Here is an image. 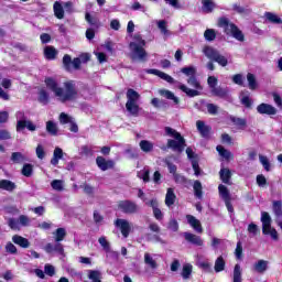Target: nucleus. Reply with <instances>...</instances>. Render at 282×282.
I'll list each match as a JSON object with an SVG mask.
<instances>
[{
	"label": "nucleus",
	"mask_w": 282,
	"mask_h": 282,
	"mask_svg": "<svg viewBox=\"0 0 282 282\" xmlns=\"http://www.w3.org/2000/svg\"><path fill=\"white\" fill-rule=\"evenodd\" d=\"M235 256L236 259H242L243 257V245L241 243V241H238L236 245Z\"/></svg>",
	"instance_id": "obj_55"
},
{
	"label": "nucleus",
	"mask_w": 282,
	"mask_h": 282,
	"mask_svg": "<svg viewBox=\"0 0 282 282\" xmlns=\"http://www.w3.org/2000/svg\"><path fill=\"white\" fill-rule=\"evenodd\" d=\"M139 147L143 153H151L153 151V142L149 140H141Z\"/></svg>",
	"instance_id": "obj_36"
},
{
	"label": "nucleus",
	"mask_w": 282,
	"mask_h": 282,
	"mask_svg": "<svg viewBox=\"0 0 282 282\" xmlns=\"http://www.w3.org/2000/svg\"><path fill=\"white\" fill-rule=\"evenodd\" d=\"M257 185L260 186V188H263L268 184V178L263 174H259L256 177Z\"/></svg>",
	"instance_id": "obj_59"
},
{
	"label": "nucleus",
	"mask_w": 282,
	"mask_h": 282,
	"mask_svg": "<svg viewBox=\"0 0 282 282\" xmlns=\"http://www.w3.org/2000/svg\"><path fill=\"white\" fill-rule=\"evenodd\" d=\"M21 173L24 177H32V173H34V165L25 163L21 170Z\"/></svg>",
	"instance_id": "obj_44"
},
{
	"label": "nucleus",
	"mask_w": 282,
	"mask_h": 282,
	"mask_svg": "<svg viewBox=\"0 0 282 282\" xmlns=\"http://www.w3.org/2000/svg\"><path fill=\"white\" fill-rule=\"evenodd\" d=\"M213 96H216L217 98H228V94H230V90L228 87H216L212 90Z\"/></svg>",
	"instance_id": "obj_21"
},
{
	"label": "nucleus",
	"mask_w": 282,
	"mask_h": 282,
	"mask_svg": "<svg viewBox=\"0 0 282 282\" xmlns=\"http://www.w3.org/2000/svg\"><path fill=\"white\" fill-rule=\"evenodd\" d=\"M85 21H87L91 28H100V20L97 17H93L91 13H85Z\"/></svg>",
	"instance_id": "obj_32"
},
{
	"label": "nucleus",
	"mask_w": 282,
	"mask_h": 282,
	"mask_svg": "<svg viewBox=\"0 0 282 282\" xmlns=\"http://www.w3.org/2000/svg\"><path fill=\"white\" fill-rule=\"evenodd\" d=\"M193 189L197 199H202V197H204V187L202 186V182L199 180L194 181Z\"/></svg>",
	"instance_id": "obj_26"
},
{
	"label": "nucleus",
	"mask_w": 282,
	"mask_h": 282,
	"mask_svg": "<svg viewBox=\"0 0 282 282\" xmlns=\"http://www.w3.org/2000/svg\"><path fill=\"white\" fill-rule=\"evenodd\" d=\"M54 235H55V241L56 243H58L65 240V237H67V231L65 230V228L59 227L55 230Z\"/></svg>",
	"instance_id": "obj_39"
},
{
	"label": "nucleus",
	"mask_w": 282,
	"mask_h": 282,
	"mask_svg": "<svg viewBox=\"0 0 282 282\" xmlns=\"http://www.w3.org/2000/svg\"><path fill=\"white\" fill-rule=\"evenodd\" d=\"M59 160H63V149L55 148V150L53 152V158L51 159V164L53 166H57Z\"/></svg>",
	"instance_id": "obj_30"
},
{
	"label": "nucleus",
	"mask_w": 282,
	"mask_h": 282,
	"mask_svg": "<svg viewBox=\"0 0 282 282\" xmlns=\"http://www.w3.org/2000/svg\"><path fill=\"white\" fill-rule=\"evenodd\" d=\"M96 164L100 171H109V169H113L116 166V162H113V160H107L104 156H97Z\"/></svg>",
	"instance_id": "obj_14"
},
{
	"label": "nucleus",
	"mask_w": 282,
	"mask_h": 282,
	"mask_svg": "<svg viewBox=\"0 0 282 282\" xmlns=\"http://www.w3.org/2000/svg\"><path fill=\"white\" fill-rule=\"evenodd\" d=\"M59 122L61 124H69L72 122V117L65 112H62L59 115Z\"/></svg>",
	"instance_id": "obj_60"
},
{
	"label": "nucleus",
	"mask_w": 282,
	"mask_h": 282,
	"mask_svg": "<svg viewBox=\"0 0 282 282\" xmlns=\"http://www.w3.org/2000/svg\"><path fill=\"white\" fill-rule=\"evenodd\" d=\"M247 95L242 96L240 99L241 105H243V107H246V109H252V99L250 98V96L248 95L249 93L246 91Z\"/></svg>",
	"instance_id": "obj_47"
},
{
	"label": "nucleus",
	"mask_w": 282,
	"mask_h": 282,
	"mask_svg": "<svg viewBox=\"0 0 282 282\" xmlns=\"http://www.w3.org/2000/svg\"><path fill=\"white\" fill-rule=\"evenodd\" d=\"M215 272H224L226 270V260H224L223 256H219L214 265Z\"/></svg>",
	"instance_id": "obj_34"
},
{
	"label": "nucleus",
	"mask_w": 282,
	"mask_h": 282,
	"mask_svg": "<svg viewBox=\"0 0 282 282\" xmlns=\"http://www.w3.org/2000/svg\"><path fill=\"white\" fill-rule=\"evenodd\" d=\"M234 282H241V265L236 264L234 268Z\"/></svg>",
	"instance_id": "obj_52"
},
{
	"label": "nucleus",
	"mask_w": 282,
	"mask_h": 282,
	"mask_svg": "<svg viewBox=\"0 0 282 282\" xmlns=\"http://www.w3.org/2000/svg\"><path fill=\"white\" fill-rule=\"evenodd\" d=\"M185 241L188 243H192L193 246H204V240H202V237L192 234V232H184Z\"/></svg>",
	"instance_id": "obj_17"
},
{
	"label": "nucleus",
	"mask_w": 282,
	"mask_h": 282,
	"mask_svg": "<svg viewBox=\"0 0 282 282\" xmlns=\"http://www.w3.org/2000/svg\"><path fill=\"white\" fill-rule=\"evenodd\" d=\"M46 131L50 135H58V127L52 120L46 122Z\"/></svg>",
	"instance_id": "obj_41"
},
{
	"label": "nucleus",
	"mask_w": 282,
	"mask_h": 282,
	"mask_svg": "<svg viewBox=\"0 0 282 282\" xmlns=\"http://www.w3.org/2000/svg\"><path fill=\"white\" fill-rule=\"evenodd\" d=\"M186 219L187 224H189V226H192L194 230H196V232H198L199 235L204 232V228L202 227V221H199V219H196L193 215H187Z\"/></svg>",
	"instance_id": "obj_19"
},
{
	"label": "nucleus",
	"mask_w": 282,
	"mask_h": 282,
	"mask_svg": "<svg viewBox=\"0 0 282 282\" xmlns=\"http://www.w3.org/2000/svg\"><path fill=\"white\" fill-rule=\"evenodd\" d=\"M117 207L124 215H135L140 210L138 204L131 199L119 200Z\"/></svg>",
	"instance_id": "obj_8"
},
{
	"label": "nucleus",
	"mask_w": 282,
	"mask_h": 282,
	"mask_svg": "<svg viewBox=\"0 0 282 282\" xmlns=\"http://www.w3.org/2000/svg\"><path fill=\"white\" fill-rule=\"evenodd\" d=\"M37 100H39V102H41V105H48L50 104V93H47V90H45V89L40 90Z\"/></svg>",
	"instance_id": "obj_40"
},
{
	"label": "nucleus",
	"mask_w": 282,
	"mask_h": 282,
	"mask_svg": "<svg viewBox=\"0 0 282 282\" xmlns=\"http://www.w3.org/2000/svg\"><path fill=\"white\" fill-rule=\"evenodd\" d=\"M175 199H177L175 191L172 187H169L165 195V205L169 207L173 206V204H175Z\"/></svg>",
	"instance_id": "obj_24"
},
{
	"label": "nucleus",
	"mask_w": 282,
	"mask_h": 282,
	"mask_svg": "<svg viewBox=\"0 0 282 282\" xmlns=\"http://www.w3.org/2000/svg\"><path fill=\"white\" fill-rule=\"evenodd\" d=\"M12 241L15 243V246H20V248H30V240H28V238H23L22 236L14 235L12 237Z\"/></svg>",
	"instance_id": "obj_22"
},
{
	"label": "nucleus",
	"mask_w": 282,
	"mask_h": 282,
	"mask_svg": "<svg viewBox=\"0 0 282 282\" xmlns=\"http://www.w3.org/2000/svg\"><path fill=\"white\" fill-rule=\"evenodd\" d=\"M98 241L100 246L104 248V250H106V252H109V250H111V245L109 243L106 237H100Z\"/></svg>",
	"instance_id": "obj_58"
},
{
	"label": "nucleus",
	"mask_w": 282,
	"mask_h": 282,
	"mask_svg": "<svg viewBox=\"0 0 282 282\" xmlns=\"http://www.w3.org/2000/svg\"><path fill=\"white\" fill-rule=\"evenodd\" d=\"M262 235H270L273 241H279V232L272 228V217L268 212L261 213Z\"/></svg>",
	"instance_id": "obj_7"
},
{
	"label": "nucleus",
	"mask_w": 282,
	"mask_h": 282,
	"mask_svg": "<svg viewBox=\"0 0 282 282\" xmlns=\"http://www.w3.org/2000/svg\"><path fill=\"white\" fill-rule=\"evenodd\" d=\"M247 80H248L249 89H251V91H254L257 87H259V84L257 83V77L254 76V74L248 73Z\"/></svg>",
	"instance_id": "obj_37"
},
{
	"label": "nucleus",
	"mask_w": 282,
	"mask_h": 282,
	"mask_svg": "<svg viewBox=\"0 0 282 282\" xmlns=\"http://www.w3.org/2000/svg\"><path fill=\"white\" fill-rule=\"evenodd\" d=\"M257 111L261 116H276V109L270 104L262 102L257 106Z\"/></svg>",
	"instance_id": "obj_13"
},
{
	"label": "nucleus",
	"mask_w": 282,
	"mask_h": 282,
	"mask_svg": "<svg viewBox=\"0 0 282 282\" xmlns=\"http://www.w3.org/2000/svg\"><path fill=\"white\" fill-rule=\"evenodd\" d=\"M0 140H12V134L6 129H0Z\"/></svg>",
	"instance_id": "obj_62"
},
{
	"label": "nucleus",
	"mask_w": 282,
	"mask_h": 282,
	"mask_svg": "<svg viewBox=\"0 0 282 282\" xmlns=\"http://www.w3.org/2000/svg\"><path fill=\"white\" fill-rule=\"evenodd\" d=\"M150 208L153 210L154 219L158 221H162L164 219V214L162 213V209H160V204L158 203V198H152L149 203H147Z\"/></svg>",
	"instance_id": "obj_12"
},
{
	"label": "nucleus",
	"mask_w": 282,
	"mask_h": 282,
	"mask_svg": "<svg viewBox=\"0 0 282 282\" xmlns=\"http://www.w3.org/2000/svg\"><path fill=\"white\" fill-rule=\"evenodd\" d=\"M126 96L128 99L126 102L127 111L133 116V118H138L140 116V105H138V100H140V94L133 88H129Z\"/></svg>",
	"instance_id": "obj_5"
},
{
	"label": "nucleus",
	"mask_w": 282,
	"mask_h": 282,
	"mask_svg": "<svg viewBox=\"0 0 282 282\" xmlns=\"http://www.w3.org/2000/svg\"><path fill=\"white\" fill-rule=\"evenodd\" d=\"M6 252H8V254H18L19 250L17 249V246H14V243L12 242H7L6 247H4Z\"/></svg>",
	"instance_id": "obj_53"
},
{
	"label": "nucleus",
	"mask_w": 282,
	"mask_h": 282,
	"mask_svg": "<svg viewBox=\"0 0 282 282\" xmlns=\"http://www.w3.org/2000/svg\"><path fill=\"white\" fill-rule=\"evenodd\" d=\"M169 230H172V232H177L180 230V224L176 219H171L167 224Z\"/></svg>",
	"instance_id": "obj_57"
},
{
	"label": "nucleus",
	"mask_w": 282,
	"mask_h": 282,
	"mask_svg": "<svg viewBox=\"0 0 282 282\" xmlns=\"http://www.w3.org/2000/svg\"><path fill=\"white\" fill-rule=\"evenodd\" d=\"M165 133L170 138H174L167 140V149H171L176 153H184V150L186 149V139H184L182 133L171 127H165Z\"/></svg>",
	"instance_id": "obj_3"
},
{
	"label": "nucleus",
	"mask_w": 282,
	"mask_h": 282,
	"mask_svg": "<svg viewBox=\"0 0 282 282\" xmlns=\"http://www.w3.org/2000/svg\"><path fill=\"white\" fill-rule=\"evenodd\" d=\"M219 177L223 182V184H227L228 186H232V172L228 167H223L219 171Z\"/></svg>",
	"instance_id": "obj_16"
},
{
	"label": "nucleus",
	"mask_w": 282,
	"mask_h": 282,
	"mask_svg": "<svg viewBox=\"0 0 282 282\" xmlns=\"http://www.w3.org/2000/svg\"><path fill=\"white\" fill-rule=\"evenodd\" d=\"M203 53L210 61L207 63V69H209V72H215L214 63H218L220 65V67L228 66V58L226 56L221 55V53H219V51L214 48L213 46H205L203 48Z\"/></svg>",
	"instance_id": "obj_4"
},
{
	"label": "nucleus",
	"mask_w": 282,
	"mask_h": 282,
	"mask_svg": "<svg viewBox=\"0 0 282 282\" xmlns=\"http://www.w3.org/2000/svg\"><path fill=\"white\" fill-rule=\"evenodd\" d=\"M44 272L47 276H54V274H56V269L52 264H45Z\"/></svg>",
	"instance_id": "obj_61"
},
{
	"label": "nucleus",
	"mask_w": 282,
	"mask_h": 282,
	"mask_svg": "<svg viewBox=\"0 0 282 282\" xmlns=\"http://www.w3.org/2000/svg\"><path fill=\"white\" fill-rule=\"evenodd\" d=\"M264 17H265L267 21L269 23H272L273 25L282 24V19L273 12H265Z\"/></svg>",
	"instance_id": "obj_25"
},
{
	"label": "nucleus",
	"mask_w": 282,
	"mask_h": 282,
	"mask_svg": "<svg viewBox=\"0 0 282 282\" xmlns=\"http://www.w3.org/2000/svg\"><path fill=\"white\" fill-rule=\"evenodd\" d=\"M159 94L161 96H164V98H166L167 100H173L174 105H177L180 102V98L175 97V94H173V91L171 90L161 89Z\"/></svg>",
	"instance_id": "obj_31"
},
{
	"label": "nucleus",
	"mask_w": 282,
	"mask_h": 282,
	"mask_svg": "<svg viewBox=\"0 0 282 282\" xmlns=\"http://www.w3.org/2000/svg\"><path fill=\"white\" fill-rule=\"evenodd\" d=\"M191 274H193V264L191 263L183 264L181 276L184 279V281H188V279H191Z\"/></svg>",
	"instance_id": "obj_27"
},
{
	"label": "nucleus",
	"mask_w": 282,
	"mask_h": 282,
	"mask_svg": "<svg viewBox=\"0 0 282 282\" xmlns=\"http://www.w3.org/2000/svg\"><path fill=\"white\" fill-rule=\"evenodd\" d=\"M196 129L198 133H200L202 138H210V131H213V128L207 126L206 122L202 120L196 121Z\"/></svg>",
	"instance_id": "obj_15"
},
{
	"label": "nucleus",
	"mask_w": 282,
	"mask_h": 282,
	"mask_svg": "<svg viewBox=\"0 0 282 282\" xmlns=\"http://www.w3.org/2000/svg\"><path fill=\"white\" fill-rule=\"evenodd\" d=\"M47 89L54 93L56 98H59V101L64 102H74L78 99V89H76V84L74 80H68L64 83L63 87L58 86V82L54 77H46L44 80Z\"/></svg>",
	"instance_id": "obj_1"
},
{
	"label": "nucleus",
	"mask_w": 282,
	"mask_h": 282,
	"mask_svg": "<svg viewBox=\"0 0 282 282\" xmlns=\"http://www.w3.org/2000/svg\"><path fill=\"white\" fill-rule=\"evenodd\" d=\"M218 28H221L224 30V33L227 36H232L236 41H239L240 43H243L246 41V35L243 34V31L237 26V24L232 23L230 19L226 17H220L217 20Z\"/></svg>",
	"instance_id": "obj_2"
},
{
	"label": "nucleus",
	"mask_w": 282,
	"mask_h": 282,
	"mask_svg": "<svg viewBox=\"0 0 282 282\" xmlns=\"http://www.w3.org/2000/svg\"><path fill=\"white\" fill-rule=\"evenodd\" d=\"M218 193L221 199L225 202L228 213H235V207H232V197L230 196V191L224 184L218 185Z\"/></svg>",
	"instance_id": "obj_10"
},
{
	"label": "nucleus",
	"mask_w": 282,
	"mask_h": 282,
	"mask_svg": "<svg viewBox=\"0 0 282 282\" xmlns=\"http://www.w3.org/2000/svg\"><path fill=\"white\" fill-rule=\"evenodd\" d=\"M272 210H273L275 217L282 218V202L273 200Z\"/></svg>",
	"instance_id": "obj_43"
},
{
	"label": "nucleus",
	"mask_w": 282,
	"mask_h": 282,
	"mask_svg": "<svg viewBox=\"0 0 282 282\" xmlns=\"http://www.w3.org/2000/svg\"><path fill=\"white\" fill-rule=\"evenodd\" d=\"M187 85H189L191 87H194V89L186 87V85L184 84L180 85L178 89H181V91L186 94L188 98H195V96H199V91L204 89V87H202V84L199 83V80H197V77L195 75H192L191 77H188Z\"/></svg>",
	"instance_id": "obj_6"
},
{
	"label": "nucleus",
	"mask_w": 282,
	"mask_h": 282,
	"mask_svg": "<svg viewBox=\"0 0 282 282\" xmlns=\"http://www.w3.org/2000/svg\"><path fill=\"white\" fill-rule=\"evenodd\" d=\"M51 186H52L53 191H58L59 193L62 191H64L63 181H61V180H53L51 182Z\"/></svg>",
	"instance_id": "obj_54"
},
{
	"label": "nucleus",
	"mask_w": 282,
	"mask_h": 282,
	"mask_svg": "<svg viewBox=\"0 0 282 282\" xmlns=\"http://www.w3.org/2000/svg\"><path fill=\"white\" fill-rule=\"evenodd\" d=\"M132 50V61H140V63H147L149 59V53H147V50H144V46H140V44L131 43L130 44Z\"/></svg>",
	"instance_id": "obj_9"
},
{
	"label": "nucleus",
	"mask_w": 282,
	"mask_h": 282,
	"mask_svg": "<svg viewBox=\"0 0 282 282\" xmlns=\"http://www.w3.org/2000/svg\"><path fill=\"white\" fill-rule=\"evenodd\" d=\"M174 182L176 184H183L184 186H186V184H191V180H187L186 176L182 175V174H174Z\"/></svg>",
	"instance_id": "obj_49"
},
{
	"label": "nucleus",
	"mask_w": 282,
	"mask_h": 282,
	"mask_svg": "<svg viewBox=\"0 0 282 282\" xmlns=\"http://www.w3.org/2000/svg\"><path fill=\"white\" fill-rule=\"evenodd\" d=\"M17 131H23L28 129L29 131H36V126L31 120H19L17 122Z\"/></svg>",
	"instance_id": "obj_18"
},
{
	"label": "nucleus",
	"mask_w": 282,
	"mask_h": 282,
	"mask_svg": "<svg viewBox=\"0 0 282 282\" xmlns=\"http://www.w3.org/2000/svg\"><path fill=\"white\" fill-rule=\"evenodd\" d=\"M44 56L46 61H54L58 56V51L54 46H45Z\"/></svg>",
	"instance_id": "obj_20"
},
{
	"label": "nucleus",
	"mask_w": 282,
	"mask_h": 282,
	"mask_svg": "<svg viewBox=\"0 0 282 282\" xmlns=\"http://www.w3.org/2000/svg\"><path fill=\"white\" fill-rule=\"evenodd\" d=\"M72 56L69 54H65L63 56V66L66 72H72Z\"/></svg>",
	"instance_id": "obj_46"
},
{
	"label": "nucleus",
	"mask_w": 282,
	"mask_h": 282,
	"mask_svg": "<svg viewBox=\"0 0 282 282\" xmlns=\"http://www.w3.org/2000/svg\"><path fill=\"white\" fill-rule=\"evenodd\" d=\"M88 279L91 282H102V273L98 270H88Z\"/></svg>",
	"instance_id": "obj_35"
},
{
	"label": "nucleus",
	"mask_w": 282,
	"mask_h": 282,
	"mask_svg": "<svg viewBox=\"0 0 282 282\" xmlns=\"http://www.w3.org/2000/svg\"><path fill=\"white\" fill-rule=\"evenodd\" d=\"M144 264L150 265L152 270L158 269V262L151 257L150 253H144Z\"/></svg>",
	"instance_id": "obj_45"
},
{
	"label": "nucleus",
	"mask_w": 282,
	"mask_h": 282,
	"mask_svg": "<svg viewBox=\"0 0 282 282\" xmlns=\"http://www.w3.org/2000/svg\"><path fill=\"white\" fill-rule=\"evenodd\" d=\"M253 269L258 274H263L268 270V261L265 260H259L254 263Z\"/></svg>",
	"instance_id": "obj_33"
},
{
	"label": "nucleus",
	"mask_w": 282,
	"mask_h": 282,
	"mask_svg": "<svg viewBox=\"0 0 282 282\" xmlns=\"http://www.w3.org/2000/svg\"><path fill=\"white\" fill-rule=\"evenodd\" d=\"M158 28L164 35L169 34V29L166 28V22L164 20L158 22Z\"/></svg>",
	"instance_id": "obj_63"
},
{
	"label": "nucleus",
	"mask_w": 282,
	"mask_h": 282,
	"mask_svg": "<svg viewBox=\"0 0 282 282\" xmlns=\"http://www.w3.org/2000/svg\"><path fill=\"white\" fill-rule=\"evenodd\" d=\"M204 36L207 41L209 42H213L215 41V39H217V33L215 32L214 29H207L205 32H204Z\"/></svg>",
	"instance_id": "obj_51"
},
{
	"label": "nucleus",
	"mask_w": 282,
	"mask_h": 282,
	"mask_svg": "<svg viewBox=\"0 0 282 282\" xmlns=\"http://www.w3.org/2000/svg\"><path fill=\"white\" fill-rule=\"evenodd\" d=\"M217 83H218V80H217V77H215V76H209V77L207 78V84L209 85L212 91H213L214 89H216Z\"/></svg>",
	"instance_id": "obj_64"
},
{
	"label": "nucleus",
	"mask_w": 282,
	"mask_h": 282,
	"mask_svg": "<svg viewBox=\"0 0 282 282\" xmlns=\"http://www.w3.org/2000/svg\"><path fill=\"white\" fill-rule=\"evenodd\" d=\"M231 122L238 128V129H246L248 127V121L243 118L239 117H231Z\"/></svg>",
	"instance_id": "obj_38"
},
{
	"label": "nucleus",
	"mask_w": 282,
	"mask_h": 282,
	"mask_svg": "<svg viewBox=\"0 0 282 282\" xmlns=\"http://www.w3.org/2000/svg\"><path fill=\"white\" fill-rule=\"evenodd\" d=\"M11 162H13V164H23V162H25V155L21 152H13L11 154Z\"/></svg>",
	"instance_id": "obj_42"
},
{
	"label": "nucleus",
	"mask_w": 282,
	"mask_h": 282,
	"mask_svg": "<svg viewBox=\"0 0 282 282\" xmlns=\"http://www.w3.org/2000/svg\"><path fill=\"white\" fill-rule=\"evenodd\" d=\"M216 151H218L219 155H221V158H225V160H230V155H232V153L226 150V148H224L223 145H217Z\"/></svg>",
	"instance_id": "obj_50"
},
{
	"label": "nucleus",
	"mask_w": 282,
	"mask_h": 282,
	"mask_svg": "<svg viewBox=\"0 0 282 282\" xmlns=\"http://www.w3.org/2000/svg\"><path fill=\"white\" fill-rule=\"evenodd\" d=\"M0 188L2 191H8L9 193H12V191H15L17 184L10 180H1Z\"/></svg>",
	"instance_id": "obj_23"
},
{
	"label": "nucleus",
	"mask_w": 282,
	"mask_h": 282,
	"mask_svg": "<svg viewBox=\"0 0 282 282\" xmlns=\"http://www.w3.org/2000/svg\"><path fill=\"white\" fill-rule=\"evenodd\" d=\"M202 10L205 14H210L215 10L216 4L213 0H202Z\"/></svg>",
	"instance_id": "obj_29"
},
{
	"label": "nucleus",
	"mask_w": 282,
	"mask_h": 282,
	"mask_svg": "<svg viewBox=\"0 0 282 282\" xmlns=\"http://www.w3.org/2000/svg\"><path fill=\"white\" fill-rule=\"evenodd\" d=\"M182 74H185V76H195V74L197 73V69H195V67L193 66H187V67H183L181 69Z\"/></svg>",
	"instance_id": "obj_56"
},
{
	"label": "nucleus",
	"mask_w": 282,
	"mask_h": 282,
	"mask_svg": "<svg viewBox=\"0 0 282 282\" xmlns=\"http://www.w3.org/2000/svg\"><path fill=\"white\" fill-rule=\"evenodd\" d=\"M259 160H260V163L262 164L264 171H267V173H270L272 165L270 164V160H268V156H263L260 154Z\"/></svg>",
	"instance_id": "obj_48"
},
{
	"label": "nucleus",
	"mask_w": 282,
	"mask_h": 282,
	"mask_svg": "<svg viewBox=\"0 0 282 282\" xmlns=\"http://www.w3.org/2000/svg\"><path fill=\"white\" fill-rule=\"evenodd\" d=\"M115 226H116V228H119V230L124 239H127L129 237V235H131V223H129V220L122 219V218H117L115 220Z\"/></svg>",
	"instance_id": "obj_11"
},
{
	"label": "nucleus",
	"mask_w": 282,
	"mask_h": 282,
	"mask_svg": "<svg viewBox=\"0 0 282 282\" xmlns=\"http://www.w3.org/2000/svg\"><path fill=\"white\" fill-rule=\"evenodd\" d=\"M53 10L56 19H65V9H63V4H61V2L56 1L53 4Z\"/></svg>",
	"instance_id": "obj_28"
}]
</instances>
